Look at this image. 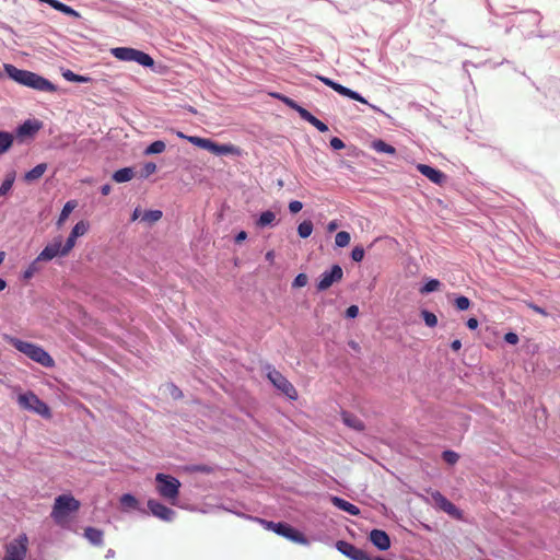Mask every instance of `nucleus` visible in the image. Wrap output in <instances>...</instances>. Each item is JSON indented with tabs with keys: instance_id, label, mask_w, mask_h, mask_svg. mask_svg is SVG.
I'll return each mask as SVG.
<instances>
[{
	"instance_id": "f257e3e1",
	"label": "nucleus",
	"mask_w": 560,
	"mask_h": 560,
	"mask_svg": "<svg viewBox=\"0 0 560 560\" xmlns=\"http://www.w3.org/2000/svg\"><path fill=\"white\" fill-rule=\"evenodd\" d=\"M3 72L13 82L35 91L55 93L58 90L57 85L45 77L30 70L19 69L12 63H3Z\"/></svg>"
},
{
	"instance_id": "f03ea898",
	"label": "nucleus",
	"mask_w": 560,
	"mask_h": 560,
	"mask_svg": "<svg viewBox=\"0 0 560 560\" xmlns=\"http://www.w3.org/2000/svg\"><path fill=\"white\" fill-rule=\"evenodd\" d=\"M5 340L15 350L25 354L28 359L40 364L42 366L47 369L55 366L52 357L42 346L22 340L13 336H5Z\"/></svg>"
},
{
	"instance_id": "7ed1b4c3",
	"label": "nucleus",
	"mask_w": 560,
	"mask_h": 560,
	"mask_svg": "<svg viewBox=\"0 0 560 560\" xmlns=\"http://www.w3.org/2000/svg\"><path fill=\"white\" fill-rule=\"evenodd\" d=\"M253 522L260 524L265 529L270 530L292 542L303 546L310 545V539L302 530L284 521L273 522L262 517H255L253 518Z\"/></svg>"
},
{
	"instance_id": "20e7f679",
	"label": "nucleus",
	"mask_w": 560,
	"mask_h": 560,
	"mask_svg": "<svg viewBox=\"0 0 560 560\" xmlns=\"http://www.w3.org/2000/svg\"><path fill=\"white\" fill-rule=\"evenodd\" d=\"M110 54L120 61L136 62L145 69L160 73V66L158 67L152 56L143 50L133 47L120 46L112 48Z\"/></svg>"
},
{
	"instance_id": "39448f33",
	"label": "nucleus",
	"mask_w": 560,
	"mask_h": 560,
	"mask_svg": "<svg viewBox=\"0 0 560 560\" xmlns=\"http://www.w3.org/2000/svg\"><path fill=\"white\" fill-rule=\"evenodd\" d=\"M154 482L158 494L172 505H176L182 482L176 477L165 472H158L154 477Z\"/></svg>"
},
{
	"instance_id": "423d86ee",
	"label": "nucleus",
	"mask_w": 560,
	"mask_h": 560,
	"mask_svg": "<svg viewBox=\"0 0 560 560\" xmlns=\"http://www.w3.org/2000/svg\"><path fill=\"white\" fill-rule=\"evenodd\" d=\"M267 380L272 384V386L282 394L289 400H296L299 397L298 390L293 386V384L273 365L267 363L262 368Z\"/></svg>"
},
{
	"instance_id": "0eeeda50",
	"label": "nucleus",
	"mask_w": 560,
	"mask_h": 560,
	"mask_svg": "<svg viewBox=\"0 0 560 560\" xmlns=\"http://www.w3.org/2000/svg\"><path fill=\"white\" fill-rule=\"evenodd\" d=\"M80 501L72 494H60L55 499L51 517L57 524H62L72 513L80 509Z\"/></svg>"
},
{
	"instance_id": "6e6552de",
	"label": "nucleus",
	"mask_w": 560,
	"mask_h": 560,
	"mask_svg": "<svg viewBox=\"0 0 560 560\" xmlns=\"http://www.w3.org/2000/svg\"><path fill=\"white\" fill-rule=\"evenodd\" d=\"M18 401L20 406L25 410L35 412L45 419L51 418V409L48 404H46L31 390L20 394Z\"/></svg>"
},
{
	"instance_id": "1a4fd4ad",
	"label": "nucleus",
	"mask_w": 560,
	"mask_h": 560,
	"mask_svg": "<svg viewBox=\"0 0 560 560\" xmlns=\"http://www.w3.org/2000/svg\"><path fill=\"white\" fill-rule=\"evenodd\" d=\"M27 547L28 538L26 534L22 533L5 545L2 560H24L27 553Z\"/></svg>"
},
{
	"instance_id": "9d476101",
	"label": "nucleus",
	"mask_w": 560,
	"mask_h": 560,
	"mask_svg": "<svg viewBox=\"0 0 560 560\" xmlns=\"http://www.w3.org/2000/svg\"><path fill=\"white\" fill-rule=\"evenodd\" d=\"M43 128V122L36 118H28L19 124L14 130V138L19 143L35 138L37 132Z\"/></svg>"
},
{
	"instance_id": "9b49d317",
	"label": "nucleus",
	"mask_w": 560,
	"mask_h": 560,
	"mask_svg": "<svg viewBox=\"0 0 560 560\" xmlns=\"http://www.w3.org/2000/svg\"><path fill=\"white\" fill-rule=\"evenodd\" d=\"M70 253L66 250L61 235L55 236L37 255L43 262H49L55 258H62Z\"/></svg>"
},
{
	"instance_id": "f8f14e48",
	"label": "nucleus",
	"mask_w": 560,
	"mask_h": 560,
	"mask_svg": "<svg viewBox=\"0 0 560 560\" xmlns=\"http://www.w3.org/2000/svg\"><path fill=\"white\" fill-rule=\"evenodd\" d=\"M316 79L319 80L322 83H324L326 86L332 89L335 92H337L341 96L348 97L349 100H353V101H357L362 104L370 105L369 102L366 101V98L363 95H361L359 92H357L350 88H347L328 77L317 74Z\"/></svg>"
},
{
	"instance_id": "ddd939ff",
	"label": "nucleus",
	"mask_w": 560,
	"mask_h": 560,
	"mask_svg": "<svg viewBox=\"0 0 560 560\" xmlns=\"http://www.w3.org/2000/svg\"><path fill=\"white\" fill-rule=\"evenodd\" d=\"M343 277V270L339 264H334L329 269L323 271L316 282V290L324 292L339 282Z\"/></svg>"
},
{
	"instance_id": "4468645a",
	"label": "nucleus",
	"mask_w": 560,
	"mask_h": 560,
	"mask_svg": "<svg viewBox=\"0 0 560 560\" xmlns=\"http://www.w3.org/2000/svg\"><path fill=\"white\" fill-rule=\"evenodd\" d=\"M147 508L149 514L163 522H173L176 517V511L156 499H149L147 502Z\"/></svg>"
},
{
	"instance_id": "2eb2a0df",
	"label": "nucleus",
	"mask_w": 560,
	"mask_h": 560,
	"mask_svg": "<svg viewBox=\"0 0 560 560\" xmlns=\"http://www.w3.org/2000/svg\"><path fill=\"white\" fill-rule=\"evenodd\" d=\"M336 549L350 560H369L370 555L347 540H337Z\"/></svg>"
},
{
	"instance_id": "dca6fc26",
	"label": "nucleus",
	"mask_w": 560,
	"mask_h": 560,
	"mask_svg": "<svg viewBox=\"0 0 560 560\" xmlns=\"http://www.w3.org/2000/svg\"><path fill=\"white\" fill-rule=\"evenodd\" d=\"M416 170L435 185H443L447 176L441 170L423 163H418Z\"/></svg>"
},
{
	"instance_id": "f3484780",
	"label": "nucleus",
	"mask_w": 560,
	"mask_h": 560,
	"mask_svg": "<svg viewBox=\"0 0 560 560\" xmlns=\"http://www.w3.org/2000/svg\"><path fill=\"white\" fill-rule=\"evenodd\" d=\"M89 229H90L89 221L80 220L79 222H77L72 226L66 242L63 243L66 250H68L70 253L74 248L78 238L83 236L89 231Z\"/></svg>"
},
{
	"instance_id": "a211bd4d",
	"label": "nucleus",
	"mask_w": 560,
	"mask_h": 560,
	"mask_svg": "<svg viewBox=\"0 0 560 560\" xmlns=\"http://www.w3.org/2000/svg\"><path fill=\"white\" fill-rule=\"evenodd\" d=\"M368 538L369 541L380 551H386L392 546L390 537L384 529L373 528L369 533Z\"/></svg>"
},
{
	"instance_id": "6ab92c4d",
	"label": "nucleus",
	"mask_w": 560,
	"mask_h": 560,
	"mask_svg": "<svg viewBox=\"0 0 560 560\" xmlns=\"http://www.w3.org/2000/svg\"><path fill=\"white\" fill-rule=\"evenodd\" d=\"M330 502L335 508L348 513L351 516H358L361 513L359 506L339 495H330Z\"/></svg>"
},
{
	"instance_id": "aec40b11",
	"label": "nucleus",
	"mask_w": 560,
	"mask_h": 560,
	"mask_svg": "<svg viewBox=\"0 0 560 560\" xmlns=\"http://www.w3.org/2000/svg\"><path fill=\"white\" fill-rule=\"evenodd\" d=\"M215 470V466L209 464H187L179 467V471L185 475L203 474L211 475Z\"/></svg>"
},
{
	"instance_id": "412c9836",
	"label": "nucleus",
	"mask_w": 560,
	"mask_h": 560,
	"mask_svg": "<svg viewBox=\"0 0 560 560\" xmlns=\"http://www.w3.org/2000/svg\"><path fill=\"white\" fill-rule=\"evenodd\" d=\"M301 119L307 121L315 127L319 132H327L329 130L327 124L315 117L310 110L302 106V109L298 113Z\"/></svg>"
},
{
	"instance_id": "4be33fe9",
	"label": "nucleus",
	"mask_w": 560,
	"mask_h": 560,
	"mask_svg": "<svg viewBox=\"0 0 560 560\" xmlns=\"http://www.w3.org/2000/svg\"><path fill=\"white\" fill-rule=\"evenodd\" d=\"M212 154H214L217 156H228V155L240 156L242 154V150L232 143L215 142Z\"/></svg>"
},
{
	"instance_id": "5701e85b",
	"label": "nucleus",
	"mask_w": 560,
	"mask_h": 560,
	"mask_svg": "<svg viewBox=\"0 0 560 560\" xmlns=\"http://www.w3.org/2000/svg\"><path fill=\"white\" fill-rule=\"evenodd\" d=\"M278 224L276 213L271 210H265L259 213L255 220V225L259 229L272 228Z\"/></svg>"
},
{
	"instance_id": "b1692460",
	"label": "nucleus",
	"mask_w": 560,
	"mask_h": 560,
	"mask_svg": "<svg viewBox=\"0 0 560 560\" xmlns=\"http://www.w3.org/2000/svg\"><path fill=\"white\" fill-rule=\"evenodd\" d=\"M83 536L89 540L92 546H102L104 544V532L94 526L84 528Z\"/></svg>"
},
{
	"instance_id": "393cba45",
	"label": "nucleus",
	"mask_w": 560,
	"mask_h": 560,
	"mask_svg": "<svg viewBox=\"0 0 560 560\" xmlns=\"http://www.w3.org/2000/svg\"><path fill=\"white\" fill-rule=\"evenodd\" d=\"M370 148L375 150L377 153L388 154L390 156H396L397 154V150L394 145L380 138L372 140Z\"/></svg>"
},
{
	"instance_id": "a878e982",
	"label": "nucleus",
	"mask_w": 560,
	"mask_h": 560,
	"mask_svg": "<svg viewBox=\"0 0 560 560\" xmlns=\"http://www.w3.org/2000/svg\"><path fill=\"white\" fill-rule=\"evenodd\" d=\"M135 168L132 166H125L116 170L112 174V179L118 184L130 182L135 177Z\"/></svg>"
},
{
	"instance_id": "bb28decb",
	"label": "nucleus",
	"mask_w": 560,
	"mask_h": 560,
	"mask_svg": "<svg viewBox=\"0 0 560 560\" xmlns=\"http://www.w3.org/2000/svg\"><path fill=\"white\" fill-rule=\"evenodd\" d=\"M42 264H44L38 256H36L25 268V270L22 271L20 279L22 281H30L37 272L42 271L43 267Z\"/></svg>"
},
{
	"instance_id": "cd10ccee",
	"label": "nucleus",
	"mask_w": 560,
	"mask_h": 560,
	"mask_svg": "<svg viewBox=\"0 0 560 560\" xmlns=\"http://www.w3.org/2000/svg\"><path fill=\"white\" fill-rule=\"evenodd\" d=\"M341 418L343 424L350 429H353L358 432H362L365 429L363 421L350 412L343 411L341 413Z\"/></svg>"
},
{
	"instance_id": "c85d7f7f",
	"label": "nucleus",
	"mask_w": 560,
	"mask_h": 560,
	"mask_svg": "<svg viewBox=\"0 0 560 560\" xmlns=\"http://www.w3.org/2000/svg\"><path fill=\"white\" fill-rule=\"evenodd\" d=\"M187 141L200 149L209 151L210 153L213 152V149H214V145L217 142V141L212 140L211 138H203V137H199V136H192L190 138H187Z\"/></svg>"
},
{
	"instance_id": "c756f323",
	"label": "nucleus",
	"mask_w": 560,
	"mask_h": 560,
	"mask_svg": "<svg viewBox=\"0 0 560 560\" xmlns=\"http://www.w3.org/2000/svg\"><path fill=\"white\" fill-rule=\"evenodd\" d=\"M50 8L73 19L81 18V14L77 10L59 0H51Z\"/></svg>"
},
{
	"instance_id": "7c9ffc66",
	"label": "nucleus",
	"mask_w": 560,
	"mask_h": 560,
	"mask_svg": "<svg viewBox=\"0 0 560 560\" xmlns=\"http://www.w3.org/2000/svg\"><path fill=\"white\" fill-rule=\"evenodd\" d=\"M119 502L121 506L126 510H136L145 513L144 510L140 509L139 500L130 492L121 494Z\"/></svg>"
},
{
	"instance_id": "2f4dec72",
	"label": "nucleus",
	"mask_w": 560,
	"mask_h": 560,
	"mask_svg": "<svg viewBox=\"0 0 560 560\" xmlns=\"http://www.w3.org/2000/svg\"><path fill=\"white\" fill-rule=\"evenodd\" d=\"M46 171H47V164L46 163H38L33 168L27 171L24 174L23 178H24V180L26 183H33V182L39 179L45 174Z\"/></svg>"
},
{
	"instance_id": "473e14b6",
	"label": "nucleus",
	"mask_w": 560,
	"mask_h": 560,
	"mask_svg": "<svg viewBox=\"0 0 560 560\" xmlns=\"http://www.w3.org/2000/svg\"><path fill=\"white\" fill-rule=\"evenodd\" d=\"M14 135L7 130H0V155L10 151L14 143Z\"/></svg>"
},
{
	"instance_id": "72a5a7b5",
	"label": "nucleus",
	"mask_w": 560,
	"mask_h": 560,
	"mask_svg": "<svg viewBox=\"0 0 560 560\" xmlns=\"http://www.w3.org/2000/svg\"><path fill=\"white\" fill-rule=\"evenodd\" d=\"M442 283L436 278H425L422 285L419 289L421 294H430L440 290Z\"/></svg>"
},
{
	"instance_id": "f704fd0d",
	"label": "nucleus",
	"mask_w": 560,
	"mask_h": 560,
	"mask_svg": "<svg viewBox=\"0 0 560 560\" xmlns=\"http://www.w3.org/2000/svg\"><path fill=\"white\" fill-rule=\"evenodd\" d=\"M271 96L278 101H280L282 104H284L287 107H289L290 109L299 113L300 109H302V105L296 102L295 100H293L292 97H289L282 93H279V92H273L271 93Z\"/></svg>"
},
{
	"instance_id": "c9c22d12",
	"label": "nucleus",
	"mask_w": 560,
	"mask_h": 560,
	"mask_svg": "<svg viewBox=\"0 0 560 560\" xmlns=\"http://www.w3.org/2000/svg\"><path fill=\"white\" fill-rule=\"evenodd\" d=\"M163 217L162 210L159 209H150L143 211L141 215V222L145 223L147 225L151 226L158 221H160Z\"/></svg>"
},
{
	"instance_id": "e433bc0d",
	"label": "nucleus",
	"mask_w": 560,
	"mask_h": 560,
	"mask_svg": "<svg viewBox=\"0 0 560 560\" xmlns=\"http://www.w3.org/2000/svg\"><path fill=\"white\" fill-rule=\"evenodd\" d=\"M75 207H77L75 200H69L63 205V207L58 215L57 222H56V225L58 228H60L67 221V219L69 218V215L71 214V212L74 210Z\"/></svg>"
},
{
	"instance_id": "4c0bfd02",
	"label": "nucleus",
	"mask_w": 560,
	"mask_h": 560,
	"mask_svg": "<svg viewBox=\"0 0 560 560\" xmlns=\"http://www.w3.org/2000/svg\"><path fill=\"white\" fill-rule=\"evenodd\" d=\"M518 14L523 18L522 20L518 21L520 23L526 22L532 25H539V23L541 22V15L536 10L522 11Z\"/></svg>"
},
{
	"instance_id": "58836bf2",
	"label": "nucleus",
	"mask_w": 560,
	"mask_h": 560,
	"mask_svg": "<svg viewBox=\"0 0 560 560\" xmlns=\"http://www.w3.org/2000/svg\"><path fill=\"white\" fill-rule=\"evenodd\" d=\"M15 182V172H9L0 185V197H5L11 191Z\"/></svg>"
},
{
	"instance_id": "ea45409f",
	"label": "nucleus",
	"mask_w": 560,
	"mask_h": 560,
	"mask_svg": "<svg viewBox=\"0 0 560 560\" xmlns=\"http://www.w3.org/2000/svg\"><path fill=\"white\" fill-rule=\"evenodd\" d=\"M166 143L163 140H154L143 151L144 155L161 154L165 151Z\"/></svg>"
},
{
	"instance_id": "a19ab883",
	"label": "nucleus",
	"mask_w": 560,
	"mask_h": 560,
	"mask_svg": "<svg viewBox=\"0 0 560 560\" xmlns=\"http://www.w3.org/2000/svg\"><path fill=\"white\" fill-rule=\"evenodd\" d=\"M453 305L457 311L464 312V311H467L470 308L471 301L465 295L457 294V295H455Z\"/></svg>"
},
{
	"instance_id": "79ce46f5",
	"label": "nucleus",
	"mask_w": 560,
	"mask_h": 560,
	"mask_svg": "<svg viewBox=\"0 0 560 560\" xmlns=\"http://www.w3.org/2000/svg\"><path fill=\"white\" fill-rule=\"evenodd\" d=\"M313 230V222L311 220H304L298 225V235L301 238H307L308 236H311Z\"/></svg>"
},
{
	"instance_id": "37998d69",
	"label": "nucleus",
	"mask_w": 560,
	"mask_h": 560,
	"mask_svg": "<svg viewBox=\"0 0 560 560\" xmlns=\"http://www.w3.org/2000/svg\"><path fill=\"white\" fill-rule=\"evenodd\" d=\"M420 315H421L425 326H428L430 328L435 327L439 323L438 316L433 312H431L427 308H422L420 312Z\"/></svg>"
},
{
	"instance_id": "c03bdc74",
	"label": "nucleus",
	"mask_w": 560,
	"mask_h": 560,
	"mask_svg": "<svg viewBox=\"0 0 560 560\" xmlns=\"http://www.w3.org/2000/svg\"><path fill=\"white\" fill-rule=\"evenodd\" d=\"M432 500L434 504L441 510L444 511V509L450 504V500L440 491L435 490L431 493Z\"/></svg>"
},
{
	"instance_id": "a18cd8bd",
	"label": "nucleus",
	"mask_w": 560,
	"mask_h": 560,
	"mask_svg": "<svg viewBox=\"0 0 560 560\" xmlns=\"http://www.w3.org/2000/svg\"><path fill=\"white\" fill-rule=\"evenodd\" d=\"M221 508L226 511V512H230L238 517H242V518H245V520H248V521H252L253 522V518H255L256 516H253V515H249V514H246V513H243L242 511H240L235 504H222Z\"/></svg>"
},
{
	"instance_id": "49530a36",
	"label": "nucleus",
	"mask_w": 560,
	"mask_h": 560,
	"mask_svg": "<svg viewBox=\"0 0 560 560\" xmlns=\"http://www.w3.org/2000/svg\"><path fill=\"white\" fill-rule=\"evenodd\" d=\"M351 235L347 231H339L335 236V244L337 247H346L350 244Z\"/></svg>"
},
{
	"instance_id": "de8ad7c7",
	"label": "nucleus",
	"mask_w": 560,
	"mask_h": 560,
	"mask_svg": "<svg viewBox=\"0 0 560 560\" xmlns=\"http://www.w3.org/2000/svg\"><path fill=\"white\" fill-rule=\"evenodd\" d=\"M441 458L443 459L444 463H446L447 465H455L458 459H459V455L458 453H456L455 451L453 450H444L441 454Z\"/></svg>"
},
{
	"instance_id": "09e8293b",
	"label": "nucleus",
	"mask_w": 560,
	"mask_h": 560,
	"mask_svg": "<svg viewBox=\"0 0 560 560\" xmlns=\"http://www.w3.org/2000/svg\"><path fill=\"white\" fill-rule=\"evenodd\" d=\"M365 249L362 245H355L351 253L350 257L354 262H361L364 259Z\"/></svg>"
},
{
	"instance_id": "8fccbe9b",
	"label": "nucleus",
	"mask_w": 560,
	"mask_h": 560,
	"mask_svg": "<svg viewBox=\"0 0 560 560\" xmlns=\"http://www.w3.org/2000/svg\"><path fill=\"white\" fill-rule=\"evenodd\" d=\"M307 281H308L307 275L304 272H300L294 277V279L291 283V287L293 289L303 288L307 284Z\"/></svg>"
},
{
	"instance_id": "3c124183",
	"label": "nucleus",
	"mask_w": 560,
	"mask_h": 560,
	"mask_svg": "<svg viewBox=\"0 0 560 560\" xmlns=\"http://www.w3.org/2000/svg\"><path fill=\"white\" fill-rule=\"evenodd\" d=\"M443 512L457 520L462 518L463 514L462 511L453 502H450Z\"/></svg>"
},
{
	"instance_id": "603ef678",
	"label": "nucleus",
	"mask_w": 560,
	"mask_h": 560,
	"mask_svg": "<svg viewBox=\"0 0 560 560\" xmlns=\"http://www.w3.org/2000/svg\"><path fill=\"white\" fill-rule=\"evenodd\" d=\"M156 171V164L153 163V162H147L144 163L142 170H141V177L142 178H148L149 176H151L153 173H155Z\"/></svg>"
},
{
	"instance_id": "864d4df0",
	"label": "nucleus",
	"mask_w": 560,
	"mask_h": 560,
	"mask_svg": "<svg viewBox=\"0 0 560 560\" xmlns=\"http://www.w3.org/2000/svg\"><path fill=\"white\" fill-rule=\"evenodd\" d=\"M503 340L505 343L508 345H512V346H515L520 341V338H518V335L513 331V330H510L508 332L504 334L503 336Z\"/></svg>"
},
{
	"instance_id": "5fc2aeb1",
	"label": "nucleus",
	"mask_w": 560,
	"mask_h": 560,
	"mask_svg": "<svg viewBox=\"0 0 560 560\" xmlns=\"http://www.w3.org/2000/svg\"><path fill=\"white\" fill-rule=\"evenodd\" d=\"M359 313H360L359 306H358V305H355V304H351V305H349V306L346 308V311H345V317H346L347 319H353V318L358 317Z\"/></svg>"
},
{
	"instance_id": "6e6d98bb",
	"label": "nucleus",
	"mask_w": 560,
	"mask_h": 560,
	"mask_svg": "<svg viewBox=\"0 0 560 560\" xmlns=\"http://www.w3.org/2000/svg\"><path fill=\"white\" fill-rule=\"evenodd\" d=\"M329 145L334 151H339L346 148L343 140L338 137H331L329 140Z\"/></svg>"
},
{
	"instance_id": "4d7b16f0",
	"label": "nucleus",
	"mask_w": 560,
	"mask_h": 560,
	"mask_svg": "<svg viewBox=\"0 0 560 560\" xmlns=\"http://www.w3.org/2000/svg\"><path fill=\"white\" fill-rule=\"evenodd\" d=\"M288 208L291 214H296L302 210L303 203L300 200H291Z\"/></svg>"
},
{
	"instance_id": "13d9d810",
	"label": "nucleus",
	"mask_w": 560,
	"mask_h": 560,
	"mask_svg": "<svg viewBox=\"0 0 560 560\" xmlns=\"http://www.w3.org/2000/svg\"><path fill=\"white\" fill-rule=\"evenodd\" d=\"M61 74H62L63 79L68 82L75 83V81L78 79V73L73 72L70 69H62Z\"/></svg>"
},
{
	"instance_id": "bf43d9fd",
	"label": "nucleus",
	"mask_w": 560,
	"mask_h": 560,
	"mask_svg": "<svg viewBox=\"0 0 560 560\" xmlns=\"http://www.w3.org/2000/svg\"><path fill=\"white\" fill-rule=\"evenodd\" d=\"M247 232L244 231V230H241L238 231L235 235H234V242L235 244H241L243 243L244 241L247 240Z\"/></svg>"
},
{
	"instance_id": "052dcab7",
	"label": "nucleus",
	"mask_w": 560,
	"mask_h": 560,
	"mask_svg": "<svg viewBox=\"0 0 560 560\" xmlns=\"http://www.w3.org/2000/svg\"><path fill=\"white\" fill-rule=\"evenodd\" d=\"M466 326L469 330H476L479 326V320L476 317H469L466 320Z\"/></svg>"
},
{
	"instance_id": "680f3d73",
	"label": "nucleus",
	"mask_w": 560,
	"mask_h": 560,
	"mask_svg": "<svg viewBox=\"0 0 560 560\" xmlns=\"http://www.w3.org/2000/svg\"><path fill=\"white\" fill-rule=\"evenodd\" d=\"M171 395L174 399H179L183 397V392L175 385L171 384Z\"/></svg>"
},
{
	"instance_id": "e2e57ef3",
	"label": "nucleus",
	"mask_w": 560,
	"mask_h": 560,
	"mask_svg": "<svg viewBox=\"0 0 560 560\" xmlns=\"http://www.w3.org/2000/svg\"><path fill=\"white\" fill-rule=\"evenodd\" d=\"M450 348L453 352H458L462 349V341L459 339H454L451 341Z\"/></svg>"
},
{
	"instance_id": "0e129e2a",
	"label": "nucleus",
	"mask_w": 560,
	"mask_h": 560,
	"mask_svg": "<svg viewBox=\"0 0 560 560\" xmlns=\"http://www.w3.org/2000/svg\"><path fill=\"white\" fill-rule=\"evenodd\" d=\"M529 307H530L534 312H536V313H538V314H540V315H544V316H546V315H547L546 310H545L544 307H541V306L537 305V304L532 303V304H529Z\"/></svg>"
},
{
	"instance_id": "69168bd1",
	"label": "nucleus",
	"mask_w": 560,
	"mask_h": 560,
	"mask_svg": "<svg viewBox=\"0 0 560 560\" xmlns=\"http://www.w3.org/2000/svg\"><path fill=\"white\" fill-rule=\"evenodd\" d=\"M143 212H141V209L140 207H136L131 213V217H130V220L131 221H136L138 220L139 218L141 219V215H142Z\"/></svg>"
},
{
	"instance_id": "338daca9",
	"label": "nucleus",
	"mask_w": 560,
	"mask_h": 560,
	"mask_svg": "<svg viewBox=\"0 0 560 560\" xmlns=\"http://www.w3.org/2000/svg\"><path fill=\"white\" fill-rule=\"evenodd\" d=\"M100 191H101V194H102L103 196H107V195H109V194H110V191H112V185H110V184H108V183H106V184L102 185V186H101V188H100Z\"/></svg>"
},
{
	"instance_id": "774afa93",
	"label": "nucleus",
	"mask_w": 560,
	"mask_h": 560,
	"mask_svg": "<svg viewBox=\"0 0 560 560\" xmlns=\"http://www.w3.org/2000/svg\"><path fill=\"white\" fill-rule=\"evenodd\" d=\"M93 79L89 75L78 74L75 83H90Z\"/></svg>"
}]
</instances>
